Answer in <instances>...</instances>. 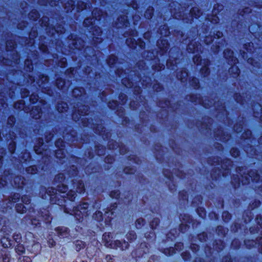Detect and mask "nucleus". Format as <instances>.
<instances>
[{"label":"nucleus","instance_id":"obj_16","mask_svg":"<svg viewBox=\"0 0 262 262\" xmlns=\"http://www.w3.org/2000/svg\"><path fill=\"white\" fill-rule=\"evenodd\" d=\"M24 107V103L20 101L19 102H16L14 104V107L15 108H18L19 109L23 108Z\"/></svg>","mask_w":262,"mask_h":262},{"label":"nucleus","instance_id":"obj_25","mask_svg":"<svg viewBox=\"0 0 262 262\" xmlns=\"http://www.w3.org/2000/svg\"><path fill=\"white\" fill-rule=\"evenodd\" d=\"M63 108L60 110L59 108V105L57 106V110L60 112H63L64 111H66V108L64 107V106H62Z\"/></svg>","mask_w":262,"mask_h":262},{"label":"nucleus","instance_id":"obj_22","mask_svg":"<svg viewBox=\"0 0 262 262\" xmlns=\"http://www.w3.org/2000/svg\"><path fill=\"white\" fill-rule=\"evenodd\" d=\"M95 32H96V33H93V35L94 36L97 35V36H100L101 34V31L100 29H99L98 30H95Z\"/></svg>","mask_w":262,"mask_h":262},{"label":"nucleus","instance_id":"obj_28","mask_svg":"<svg viewBox=\"0 0 262 262\" xmlns=\"http://www.w3.org/2000/svg\"><path fill=\"white\" fill-rule=\"evenodd\" d=\"M216 36L217 38H220L221 36H222V33L221 32H218L216 34Z\"/></svg>","mask_w":262,"mask_h":262},{"label":"nucleus","instance_id":"obj_26","mask_svg":"<svg viewBox=\"0 0 262 262\" xmlns=\"http://www.w3.org/2000/svg\"><path fill=\"white\" fill-rule=\"evenodd\" d=\"M145 46V43L143 41H139V46L141 48H143Z\"/></svg>","mask_w":262,"mask_h":262},{"label":"nucleus","instance_id":"obj_21","mask_svg":"<svg viewBox=\"0 0 262 262\" xmlns=\"http://www.w3.org/2000/svg\"><path fill=\"white\" fill-rule=\"evenodd\" d=\"M92 19H89V18L85 19L84 20L83 24H84V25L86 27H89V26H87V24H88V23H91V24H92L93 21H92ZM92 26H93V24H92Z\"/></svg>","mask_w":262,"mask_h":262},{"label":"nucleus","instance_id":"obj_4","mask_svg":"<svg viewBox=\"0 0 262 262\" xmlns=\"http://www.w3.org/2000/svg\"><path fill=\"white\" fill-rule=\"evenodd\" d=\"M68 187L66 185H62V186H58L57 189L49 188L47 190V192L50 196H52L53 194H56L57 191H59L61 193H64L67 192Z\"/></svg>","mask_w":262,"mask_h":262},{"label":"nucleus","instance_id":"obj_31","mask_svg":"<svg viewBox=\"0 0 262 262\" xmlns=\"http://www.w3.org/2000/svg\"><path fill=\"white\" fill-rule=\"evenodd\" d=\"M0 184L3 186L6 184V182L4 180H2V182H0Z\"/></svg>","mask_w":262,"mask_h":262},{"label":"nucleus","instance_id":"obj_19","mask_svg":"<svg viewBox=\"0 0 262 262\" xmlns=\"http://www.w3.org/2000/svg\"><path fill=\"white\" fill-rule=\"evenodd\" d=\"M120 193L118 191L112 192L111 193V196L112 198L117 199L119 196Z\"/></svg>","mask_w":262,"mask_h":262},{"label":"nucleus","instance_id":"obj_32","mask_svg":"<svg viewBox=\"0 0 262 262\" xmlns=\"http://www.w3.org/2000/svg\"><path fill=\"white\" fill-rule=\"evenodd\" d=\"M78 91H79V90L78 89H74L73 90V94H75L77 93V92H78ZM80 92H81V91H80Z\"/></svg>","mask_w":262,"mask_h":262},{"label":"nucleus","instance_id":"obj_27","mask_svg":"<svg viewBox=\"0 0 262 262\" xmlns=\"http://www.w3.org/2000/svg\"><path fill=\"white\" fill-rule=\"evenodd\" d=\"M34 150H35V152H36V154H42V152H41V151L38 150V149L37 148L36 146H35Z\"/></svg>","mask_w":262,"mask_h":262},{"label":"nucleus","instance_id":"obj_37","mask_svg":"<svg viewBox=\"0 0 262 262\" xmlns=\"http://www.w3.org/2000/svg\"><path fill=\"white\" fill-rule=\"evenodd\" d=\"M63 177V176L62 174H59L58 176V178H62Z\"/></svg>","mask_w":262,"mask_h":262},{"label":"nucleus","instance_id":"obj_14","mask_svg":"<svg viewBox=\"0 0 262 262\" xmlns=\"http://www.w3.org/2000/svg\"><path fill=\"white\" fill-rule=\"evenodd\" d=\"M21 202L26 205H28L30 203V199L28 196H24L21 198Z\"/></svg>","mask_w":262,"mask_h":262},{"label":"nucleus","instance_id":"obj_18","mask_svg":"<svg viewBox=\"0 0 262 262\" xmlns=\"http://www.w3.org/2000/svg\"><path fill=\"white\" fill-rule=\"evenodd\" d=\"M35 167L34 166H33L28 167L27 168V171L28 173H29L31 174H34L35 173Z\"/></svg>","mask_w":262,"mask_h":262},{"label":"nucleus","instance_id":"obj_5","mask_svg":"<svg viewBox=\"0 0 262 262\" xmlns=\"http://www.w3.org/2000/svg\"><path fill=\"white\" fill-rule=\"evenodd\" d=\"M63 142L62 140H58L56 142L55 145L57 147H59V149H58L55 153L56 157L58 159H62L63 158H64L65 157V153H64V149L61 147H60V145H61V147H62L63 145Z\"/></svg>","mask_w":262,"mask_h":262},{"label":"nucleus","instance_id":"obj_1","mask_svg":"<svg viewBox=\"0 0 262 262\" xmlns=\"http://www.w3.org/2000/svg\"><path fill=\"white\" fill-rule=\"evenodd\" d=\"M88 206V204L84 203L74 208L71 214L74 215L77 220H80L81 218L86 216Z\"/></svg>","mask_w":262,"mask_h":262},{"label":"nucleus","instance_id":"obj_46","mask_svg":"<svg viewBox=\"0 0 262 262\" xmlns=\"http://www.w3.org/2000/svg\"><path fill=\"white\" fill-rule=\"evenodd\" d=\"M6 47H7V48H8V43L6 44Z\"/></svg>","mask_w":262,"mask_h":262},{"label":"nucleus","instance_id":"obj_6","mask_svg":"<svg viewBox=\"0 0 262 262\" xmlns=\"http://www.w3.org/2000/svg\"><path fill=\"white\" fill-rule=\"evenodd\" d=\"M31 114L32 115V117L33 118H34L35 119H39L41 117L40 109H38V108L33 109Z\"/></svg>","mask_w":262,"mask_h":262},{"label":"nucleus","instance_id":"obj_12","mask_svg":"<svg viewBox=\"0 0 262 262\" xmlns=\"http://www.w3.org/2000/svg\"><path fill=\"white\" fill-rule=\"evenodd\" d=\"M123 20V24H122V27H124V26L127 27V25L128 24V22L127 20L126 16H124L121 17L120 18H119V21H122Z\"/></svg>","mask_w":262,"mask_h":262},{"label":"nucleus","instance_id":"obj_15","mask_svg":"<svg viewBox=\"0 0 262 262\" xmlns=\"http://www.w3.org/2000/svg\"><path fill=\"white\" fill-rule=\"evenodd\" d=\"M145 17L147 19H150L152 17V10H148L145 13Z\"/></svg>","mask_w":262,"mask_h":262},{"label":"nucleus","instance_id":"obj_3","mask_svg":"<svg viewBox=\"0 0 262 262\" xmlns=\"http://www.w3.org/2000/svg\"><path fill=\"white\" fill-rule=\"evenodd\" d=\"M77 188L76 190H71L69 191L67 193V195L68 196L69 199L71 201H73L75 198L77 196L76 193H78L80 194L83 193L84 192V186L83 183H78L76 184Z\"/></svg>","mask_w":262,"mask_h":262},{"label":"nucleus","instance_id":"obj_2","mask_svg":"<svg viewBox=\"0 0 262 262\" xmlns=\"http://www.w3.org/2000/svg\"><path fill=\"white\" fill-rule=\"evenodd\" d=\"M112 237L110 233H105L102 236V239L105 244L106 247H110L111 248H115L116 247H120L123 249V246H121L120 242L115 241L114 244L112 241Z\"/></svg>","mask_w":262,"mask_h":262},{"label":"nucleus","instance_id":"obj_8","mask_svg":"<svg viewBox=\"0 0 262 262\" xmlns=\"http://www.w3.org/2000/svg\"><path fill=\"white\" fill-rule=\"evenodd\" d=\"M21 180L20 178L16 177L14 179V182L15 183V186L18 188H21L23 187L24 183V181L21 180V182L20 183L19 181Z\"/></svg>","mask_w":262,"mask_h":262},{"label":"nucleus","instance_id":"obj_23","mask_svg":"<svg viewBox=\"0 0 262 262\" xmlns=\"http://www.w3.org/2000/svg\"><path fill=\"white\" fill-rule=\"evenodd\" d=\"M193 60L194 63H196L197 64H199V61L200 60V57L199 56H195L193 58Z\"/></svg>","mask_w":262,"mask_h":262},{"label":"nucleus","instance_id":"obj_39","mask_svg":"<svg viewBox=\"0 0 262 262\" xmlns=\"http://www.w3.org/2000/svg\"><path fill=\"white\" fill-rule=\"evenodd\" d=\"M63 105V106H64V107H65V108L67 107V104H66V103L61 104V105Z\"/></svg>","mask_w":262,"mask_h":262},{"label":"nucleus","instance_id":"obj_36","mask_svg":"<svg viewBox=\"0 0 262 262\" xmlns=\"http://www.w3.org/2000/svg\"><path fill=\"white\" fill-rule=\"evenodd\" d=\"M35 13V17L36 18H38V14L37 13H36V12H34Z\"/></svg>","mask_w":262,"mask_h":262},{"label":"nucleus","instance_id":"obj_20","mask_svg":"<svg viewBox=\"0 0 262 262\" xmlns=\"http://www.w3.org/2000/svg\"><path fill=\"white\" fill-rule=\"evenodd\" d=\"M134 36V35H133L132 36H130V37H129L128 38H127L126 39V43L128 45H130V43L131 42H134L135 41V39L133 38V37Z\"/></svg>","mask_w":262,"mask_h":262},{"label":"nucleus","instance_id":"obj_42","mask_svg":"<svg viewBox=\"0 0 262 262\" xmlns=\"http://www.w3.org/2000/svg\"><path fill=\"white\" fill-rule=\"evenodd\" d=\"M85 113H84V114H83L82 112H81L80 114V116H83Z\"/></svg>","mask_w":262,"mask_h":262},{"label":"nucleus","instance_id":"obj_24","mask_svg":"<svg viewBox=\"0 0 262 262\" xmlns=\"http://www.w3.org/2000/svg\"><path fill=\"white\" fill-rule=\"evenodd\" d=\"M99 39V38H98V37H95V36H94L93 37V40H94L95 43L101 42V40L100 39V40H98Z\"/></svg>","mask_w":262,"mask_h":262},{"label":"nucleus","instance_id":"obj_33","mask_svg":"<svg viewBox=\"0 0 262 262\" xmlns=\"http://www.w3.org/2000/svg\"><path fill=\"white\" fill-rule=\"evenodd\" d=\"M227 216H229V214H228V212H224L223 213V217Z\"/></svg>","mask_w":262,"mask_h":262},{"label":"nucleus","instance_id":"obj_30","mask_svg":"<svg viewBox=\"0 0 262 262\" xmlns=\"http://www.w3.org/2000/svg\"><path fill=\"white\" fill-rule=\"evenodd\" d=\"M202 70H205V72L206 73H208V69L206 67H204L203 69H202Z\"/></svg>","mask_w":262,"mask_h":262},{"label":"nucleus","instance_id":"obj_41","mask_svg":"<svg viewBox=\"0 0 262 262\" xmlns=\"http://www.w3.org/2000/svg\"><path fill=\"white\" fill-rule=\"evenodd\" d=\"M42 78H44L45 81H48V78L47 77H42Z\"/></svg>","mask_w":262,"mask_h":262},{"label":"nucleus","instance_id":"obj_7","mask_svg":"<svg viewBox=\"0 0 262 262\" xmlns=\"http://www.w3.org/2000/svg\"><path fill=\"white\" fill-rule=\"evenodd\" d=\"M224 56L227 58H231L232 61H234V63L236 59H234L233 53L230 50H227L224 52Z\"/></svg>","mask_w":262,"mask_h":262},{"label":"nucleus","instance_id":"obj_38","mask_svg":"<svg viewBox=\"0 0 262 262\" xmlns=\"http://www.w3.org/2000/svg\"><path fill=\"white\" fill-rule=\"evenodd\" d=\"M235 68L236 69V72H237V75H239V73H238V69H237L236 67H235Z\"/></svg>","mask_w":262,"mask_h":262},{"label":"nucleus","instance_id":"obj_34","mask_svg":"<svg viewBox=\"0 0 262 262\" xmlns=\"http://www.w3.org/2000/svg\"><path fill=\"white\" fill-rule=\"evenodd\" d=\"M21 250H20V252H19V254H23L24 252V248L23 247H21Z\"/></svg>","mask_w":262,"mask_h":262},{"label":"nucleus","instance_id":"obj_45","mask_svg":"<svg viewBox=\"0 0 262 262\" xmlns=\"http://www.w3.org/2000/svg\"><path fill=\"white\" fill-rule=\"evenodd\" d=\"M114 212L111 211V214L113 215L114 214Z\"/></svg>","mask_w":262,"mask_h":262},{"label":"nucleus","instance_id":"obj_47","mask_svg":"<svg viewBox=\"0 0 262 262\" xmlns=\"http://www.w3.org/2000/svg\"><path fill=\"white\" fill-rule=\"evenodd\" d=\"M249 176H250V177H252V176H251V173H249Z\"/></svg>","mask_w":262,"mask_h":262},{"label":"nucleus","instance_id":"obj_10","mask_svg":"<svg viewBox=\"0 0 262 262\" xmlns=\"http://www.w3.org/2000/svg\"><path fill=\"white\" fill-rule=\"evenodd\" d=\"M190 13L192 16L195 18H198L200 17V10L196 8H193L190 10Z\"/></svg>","mask_w":262,"mask_h":262},{"label":"nucleus","instance_id":"obj_9","mask_svg":"<svg viewBox=\"0 0 262 262\" xmlns=\"http://www.w3.org/2000/svg\"><path fill=\"white\" fill-rule=\"evenodd\" d=\"M17 212L20 213H24L27 211V207L21 204L17 205L16 206Z\"/></svg>","mask_w":262,"mask_h":262},{"label":"nucleus","instance_id":"obj_43","mask_svg":"<svg viewBox=\"0 0 262 262\" xmlns=\"http://www.w3.org/2000/svg\"><path fill=\"white\" fill-rule=\"evenodd\" d=\"M43 146V143L42 140H41V146Z\"/></svg>","mask_w":262,"mask_h":262},{"label":"nucleus","instance_id":"obj_49","mask_svg":"<svg viewBox=\"0 0 262 262\" xmlns=\"http://www.w3.org/2000/svg\"><path fill=\"white\" fill-rule=\"evenodd\" d=\"M131 47H132V48H133V47H134V46L133 45H132V46H131Z\"/></svg>","mask_w":262,"mask_h":262},{"label":"nucleus","instance_id":"obj_44","mask_svg":"<svg viewBox=\"0 0 262 262\" xmlns=\"http://www.w3.org/2000/svg\"><path fill=\"white\" fill-rule=\"evenodd\" d=\"M137 222L138 223L140 224V220H137Z\"/></svg>","mask_w":262,"mask_h":262},{"label":"nucleus","instance_id":"obj_48","mask_svg":"<svg viewBox=\"0 0 262 262\" xmlns=\"http://www.w3.org/2000/svg\"><path fill=\"white\" fill-rule=\"evenodd\" d=\"M256 179L255 178H253V179H252V180H255Z\"/></svg>","mask_w":262,"mask_h":262},{"label":"nucleus","instance_id":"obj_40","mask_svg":"<svg viewBox=\"0 0 262 262\" xmlns=\"http://www.w3.org/2000/svg\"><path fill=\"white\" fill-rule=\"evenodd\" d=\"M97 214H99L100 216H102V213L100 212H98Z\"/></svg>","mask_w":262,"mask_h":262},{"label":"nucleus","instance_id":"obj_13","mask_svg":"<svg viewBox=\"0 0 262 262\" xmlns=\"http://www.w3.org/2000/svg\"><path fill=\"white\" fill-rule=\"evenodd\" d=\"M64 85V82L62 80H57L56 82V85L59 89H62Z\"/></svg>","mask_w":262,"mask_h":262},{"label":"nucleus","instance_id":"obj_17","mask_svg":"<svg viewBox=\"0 0 262 262\" xmlns=\"http://www.w3.org/2000/svg\"><path fill=\"white\" fill-rule=\"evenodd\" d=\"M15 145L14 143H11L9 145V149L10 151L11 154H13L14 151H15Z\"/></svg>","mask_w":262,"mask_h":262},{"label":"nucleus","instance_id":"obj_29","mask_svg":"<svg viewBox=\"0 0 262 262\" xmlns=\"http://www.w3.org/2000/svg\"><path fill=\"white\" fill-rule=\"evenodd\" d=\"M158 45L160 46L159 45V43L158 42ZM167 46V43H166V46H165L164 45H163V47H161V46H159V47L162 49V50H164L165 48L166 49V47Z\"/></svg>","mask_w":262,"mask_h":262},{"label":"nucleus","instance_id":"obj_11","mask_svg":"<svg viewBox=\"0 0 262 262\" xmlns=\"http://www.w3.org/2000/svg\"><path fill=\"white\" fill-rule=\"evenodd\" d=\"M19 200V195L18 194H15L14 196L11 198V199H9L8 201V203L11 204L12 203H16Z\"/></svg>","mask_w":262,"mask_h":262},{"label":"nucleus","instance_id":"obj_35","mask_svg":"<svg viewBox=\"0 0 262 262\" xmlns=\"http://www.w3.org/2000/svg\"><path fill=\"white\" fill-rule=\"evenodd\" d=\"M231 152H232V154H233V156H238V151H236V154H233V153L232 152V151H231Z\"/></svg>","mask_w":262,"mask_h":262}]
</instances>
